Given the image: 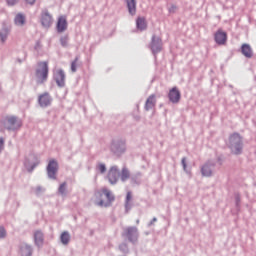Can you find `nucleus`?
Returning <instances> with one entry per match:
<instances>
[{"label": "nucleus", "instance_id": "1", "mask_svg": "<svg viewBox=\"0 0 256 256\" xmlns=\"http://www.w3.org/2000/svg\"><path fill=\"white\" fill-rule=\"evenodd\" d=\"M228 147L234 155H241L243 153V137L241 134L237 132L231 134Z\"/></svg>", "mask_w": 256, "mask_h": 256}, {"label": "nucleus", "instance_id": "2", "mask_svg": "<svg viewBox=\"0 0 256 256\" xmlns=\"http://www.w3.org/2000/svg\"><path fill=\"white\" fill-rule=\"evenodd\" d=\"M38 69L35 71L37 85H43L49 79V62H38Z\"/></svg>", "mask_w": 256, "mask_h": 256}, {"label": "nucleus", "instance_id": "3", "mask_svg": "<svg viewBox=\"0 0 256 256\" xmlns=\"http://www.w3.org/2000/svg\"><path fill=\"white\" fill-rule=\"evenodd\" d=\"M121 237L132 245L139 243V229L136 226H129L124 228Z\"/></svg>", "mask_w": 256, "mask_h": 256}, {"label": "nucleus", "instance_id": "4", "mask_svg": "<svg viewBox=\"0 0 256 256\" xmlns=\"http://www.w3.org/2000/svg\"><path fill=\"white\" fill-rule=\"evenodd\" d=\"M23 127V121L17 116H8L4 123V128L7 131H19Z\"/></svg>", "mask_w": 256, "mask_h": 256}, {"label": "nucleus", "instance_id": "5", "mask_svg": "<svg viewBox=\"0 0 256 256\" xmlns=\"http://www.w3.org/2000/svg\"><path fill=\"white\" fill-rule=\"evenodd\" d=\"M110 151L116 157H121L127 151V144L125 140H113L110 146Z\"/></svg>", "mask_w": 256, "mask_h": 256}, {"label": "nucleus", "instance_id": "6", "mask_svg": "<svg viewBox=\"0 0 256 256\" xmlns=\"http://www.w3.org/2000/svg\"><path fill=\"white\" fill-rule=\"evenodd\" d=\"M46 173L48 179L51 181H56L57 174L59 173V162L56 159L49 160L46 166Z\"/></svg>", "mask_w": 256, "mask_h": 256}, {"label": "nucleus", "instance_id": "7", "mask_svg": "<svg viewBox=\"0 0 256 256\" xmlns=\"http://www.w3.org/2000/svg\"><path fill=\"white\" fill-rule=\"evenodd\" d=\"M149 49L151 50L154 57H157L158 53L163 51V40L157 35H152L151 42L149 44Z\"/></svg>", "mask_w": 256, "mask_h": 256}, {"label": "nucleus", "instance_id": "8", "mask_svg": "<svg viewBox=\"0 0 256 256\" xmlns=\"http://www.w3.org/2000/svg\"><path fill=\"white\" fill-rule=\"evenodd\" d=\"M120 177L121 172L119 171V167L117 165L111 166L106 176L108 183H110V185H117V183H119Z\"/></svg>", "mask_w": 256, "mask_h": 256}, {"label": "nucleus", "instance_id": "9", "mask_svg": "<svg viewBox=\"0 0 256 256\" xmlns=\"http://www.w3.org/2000/svg\"><path fill=\"white\" fill-rule=\"evenodd\" d=\"M215 167H217V162L215 160H208L201 167L202 177H213V171H215Z\"/></svg>", "mask_w": 256, "mask_h": 256}, {"label": "nucleus", "instance_id": "10", "mask_svg": "<svg viewBox=\"0 0 256 256\" xmlns=\"http://www.w3.org/2000/svg\"><path fill=\"white\" fill-rule=\"evenodd\" d=\"M51 103H53V98L51 97V94L49 92H44L43 94H40L38 97V105L42 109H46V107H51Z\"/></svg>", "mask_w": 256, "mask_h": 256}, {"label": "nucleus", "instance_id": "11", "mask_svg": "<svg viewBox=\"0 0 256 256\" xmlns=\"http://www.w3.org/2000/svg\"><path fill=\"white\" fill-rule=\"evenodd\" d=\"M40 23L44 29H49L53 25V16L49 14V10L42 11Z\"/></svg>", "mask_w": 256, "mask_h": 256}, {"label": "nucleus", "instance_id": "12", "mask_svg": "<svg viewBox=\"0 0 256 256\" xmlns=\"http://www.w3.org/2000/svg\"><path fill=\"white\" fill-rule=\"evenodd\" d=\"M31 157L34 160L33 163H31V160H29V158H26L24 161V166L28 173L35 171V168L38 167V165L41 163V160H39V157H37V155L32 154Z\"/></svg>", "mask_w": 256, "mask_h": 256}, {"label": "nucleus", "instance_id": "13", "mask_svg": "<svg viewBox=\"0 0 256 256\" xmlns=\"http://www.w3.org/2000/svg\"><path fill=\"white\" fill-rule=\"evenodd\" d=\"M168 99L170 103L177 105L181 101V91L176 86L169 90Z\"/></svg>", "mask_w": 256, "mask_h": 256}, {"label": "nucleus", "instance_id": "14", "mask_svg": "<svg viewBox=\"0 0 256 256\" xmlns=\"http://www.w3.org/2000/svg\"><path fill=\"white\" fill-rule=\"evenodd\" d=\"M53 79L56 82L57 87L63 89L65 87V71L63 69H58L54 75Z\"/></svg>", "mask_w": 256, "mask_h": 256}, {"label": "nucleus", "instance_id": "15", "mask_svg": "<svg viewBox=\"0 0 256 256\" xmlns=\"http://www.w3.org/2000/svg\"><path fill=\"white\" fill-rule=\"evenodd\" d=\"M34 245L38 249H43V245H45V234H43V231L36 230L34 232Z\"/></svg>", "mask_w": 256, "mask_h": 256}, {"label": "nucleus", "instance_id": "16", "mask_svg": "<svg viewBox=\"0 0 256 256\" xmlns=\"http://www.w3.org/2000/svg\"><path fill=\"white\" fill-rule=\"evenodd\" d=\"M214 41L217 45H225L227 43V32L218 29V31L214 34Z\"/></svg>", "mask_w": 256, "mask_h": 256}, {"label": "nucleus", "instance_id": "17", "mask_svg": "<svg viewBox=\"0 0 256 256\" xmlns=\"http://www.w3.org/2000/svg\"><path fill=\"white\" fill-rule=\"evenodd\" d=\"M239 52L242 53L246 59H253V48H251L250 44L243 43L239 49Z\"/></svg>", "mask_w": 256, "mask_h": 256}, {"label": "nucleus", "instance_id": "18", "mask_svg": "<svg viewBox=\"0 0 256 256\" xmlns=\"http://www.w3.org/2000/svg\"><path fill=\"white\" fill-rule=\"evenodd\" d=\"M67 27H68L67 17L66 16H60L58 18L57 23H56L57 33H64V31H67Z\"/></svg>", "mask_w": 256, "mask_h": 256}, {"label": "nucleus", "instance_id": "19", "mask_svg": "<svg viewBox=\"0 0 256 256\" xmlns=\"http://www.w3.org/2000/svg\"><path fill=\"white\" fill-rule=\"evenodd\" d=\"M105 195V197L108 199L109 203H113L115 201V196L111 194V191L107 188H103L102 191L95 192V197L97 199H101Z\"/></svg>", "mask_w": 256, "mask_h": 256}, {"label": "nucleus", "instance_id": "20", "mask_svg": "<svg viewBox=\"0 0 256 256\" xmlns=\"http://www.w3.org/2000/svg\"><path fill=\"white\" fill-rule=\"evenodd\" d=\"M19 255L21 256H33V246L22 243L19 245Z\"/></svg>", "mask_w": 256, "mask_h": 256}, {"label": "nucleus", "instance_id": "21", "mask_svg": "<svg viewBox=\"0 0 256 256\" xmlns=\"http://www.w3.org/2000/svg\"><path fill=\"white\" fill-rule=\"evenodd\" d=\"M9 33H11V26L7 25V23H2V28L0 29V41L1 43H5L7 41V37H9Z\"/></svg>", "mask_w": 256, "mask_h": 256}, {"label": "nucleus", "instance_id": "22", "mask_svg": "<svg viewBox=\"0 0 256 256\" xmlns=\"http://www.w3.org/2000/svg\"><path fill=\"white\" fill-rule=\"evenodd\" d=\"M143 174L141 172H136L130 176V184L132 187H139L142 183Z\"/></svg>", "mask_w": 256, "mask_h": 256}, {"label": "nucleus", "instance_id": "23", "mask_svg": "<svg viewBox=\"0 0 256 256\" xmlns=\"http://www.w3.org/2000/svg\"><path fill=\"white\" fill-rule=\"evenodd\" d=\"M155 105H157V100L155 94H151L144 105L145 111H151V109H155Z\"/></svg>", "mask_w": 256, "mask_h": 256}, {"label": "nucleus", "instance_id": "24", "mask_svg": "<svg viewBox=\"0 0 256 256\" xmlns=\"http://www.w3.org/2000/svg\"><path fill=\"white\" fill-rule=\"evenodd\" d=\"M127 9L130 15H135L137 13V0H125Z\"/></svg>", "mask_w": 256, "mask_h": 256}, {"label": "nucleus", "instance_id": "25", "mask_svg": "<svg viewBox=\"0 0 256 256\" xmlns=\"http://www.w3.org/2000/svg\"><path fill=\"white\" fill-rule=\"evenodd\" d=\"M15 25H18L19 27H23L25 23H27V18L25 17V14L18 13L14 18Z\"/></svg>", "mask_w": 256, "mask_h": 256}, {"label": "nucleus", "instance_id": "26", "mask_svg": "<svg viewBox=\"0 0 256 256\" xmlns=\"http://www.w3.org/2000/svg\"><path fill=\"white\" fill-rule=\"evenodd\" d=\"M136 27L139 31H145L147 30V21L144 17H138L136 19Z\"/></svg>", "mask_w": 256, "mask_h": 256}, {"label": "nucleus", "instance_id": "27", "mask_svg": "<svg viewBox=\"0 0 256 256\" xmlns=\"http://www.w3.org/2000/svg\"><path fill=\"white\" fill-rule=\"evenodd\" d=\"M128 179H131V172L129 171V169H127V167H123L120 172V180L122 181V183H125V181H127Z\"/></svg>", "mask_w": 256, "mask_h": 256}, {"label": "nucleus", "instance_id": "28", "mask_svg": "<svg viewBox=\"0 0 256 256\" xmlns=\"http://www.w3.org/2000/svg\"><path fill=\"white\" fill-rule=\"evenodd\" d=\"M60 241L62 245H69V242L71 241V234H69L68 231H64L60 235Z\"/></svg>", "mask_w": 256, "mask_h": 256}, {"label": "nucleus", "instance_id": "29", "mask_svg": "<svg viewBox=\"0 0 256 256\" xmlns=\"http://www.w3.org/2000/svg\"><path fill=\"white\" fill-rule=\"evenodd\" d=\"M58 193L62 195V197H65L67 195V182H63L60 184L58 188Z\"/></svg>", "mask_w": 256, "mask_h": 256}, {"label": "nucleus", "instance_id": "30", "mask_svg": "<svg viewBox=\"0 0 256 256\" xmlns=\"http://www.w3.org/2000/svg\"><path fill=\"white\" fill-rule=\"evenodd\" d=\"M61 47H69V35H64L60 38Z\"/></svg>", "mask_w": 256, "mask_h": 256}, {"label": "nucleus", "instance_id": "31", "mask_svg": "<svg viewBox=\"0 0 256 256\" xmlns=\"http://www.w3.org/2000/svg\"><path fill=\"white\" fill-rule=\"evenodd\" d=\"M181 165L183 167V171H185V173L187 175H191V169H188L187 168V158L186 157H183L182 160H181Z\"/></svg>", "mask_w": 256, "mask_h": 256}, {"label": "nucleus", "instance_id": "32", "mask_svg": "<svg viewBox=\"0 0 256 256\" xmlns=\"http://www.w3.org/2000/svg\"><path fill=\"white\" fill-rule=\"evenodd\" d=\"M96 169L101 173H106L107 172V166L104 163H98L96 166Z\"/></svg>", "mask_w": 256, "mask_h": 256}, {"label": "nucleus", "instance_id": "33", "mask_svg": "<svg viewBox=\"0 0 256 256\" xmlns=\"http://www.w3.org/2000/svg\"><path fill=\"white\" fill-rule=\"evenodd\" d=\"M79 61V56H76L74 61L71 63L72 73H77V62Z\"/></svg>", "mask_w": 256, "mask_h": 256}, {"label": "nucleus", "instance_id": "34", "mask_svg": "<svg viewBox=\"0 0 256 256\" xmlns=\"http://www.w3.org/2000/svg\"><path fill=\"white\" fill-rule=\"evenodd\" d=\"M119 249L122 253H129V246L127 245V243L120 244Z\"/></svg>", "mask_w": 256, "mask_h": 256}, {"label": "nucleus", "instance_id": "35", "mask_svg": "<svg viewBox=\"0 0 256 256\" xmlns=\"http://www.w3.org/2000/svg\"><path fill=\"white\" fill-rule=\"evenodd\" d=\"M41 193H45V188H43L42 186H37L35 189V195L39 197Z\"/></svg>", "mask_w": 256, "mask_h": 256}, {"label": "nucleus", "instance_id": "36", "mask_svg": "<svg viewBox=\"0 0 256 256\" xmlns=\"http://www.w3.org/2000/svg\"><path fill=\"white\" fill-rule=\"evenodd\" d=\"M7 237V230H5V227L0 226V239H5Z\"/></svg>", "mask_w": 256, "mask_h": 256}, {"label": "nucleus", "instance_id": "37", "mask_svg": "<svg viewBox=\"0 0 256 256\" xmlns=\"http://www.w3.org/2000/svg\"><path fill=\"white\" fill-rule=\"evenodd\" d=\"M235 203H236V208L239 209L241 205V196L239 194L235 195Z\"/></svg>", "mask_w": 256, "mask_h": 256}, {"label": "nucleus", "instance_id": "38", "mask_svg": "<svg viewBox=\"0 0 256 256\" xmlns=\"http://www.w3.org/2000/svg\"><path fill=\"white\" fill-rule=\"evenodd\" d=\"M131 199H133V194L131 193V191H129L126 194L125 202L131 203Z\"/></svg>", "mask_w": 256, "mask_h": 256}, {"label": "nucleus", "instance_id": "39", "mask_svg": "<svg viewBox=\"0 0 256 256\" xmlns=\"http://www.w3.org/2000/svg\"><path fill=\"white\" fill-rule=\"evenodd\" d=\"M6 3L10 7H13V6L17 5V3H19V0H6Z\"/></svg>", "mask_w": 256, "mask_h": 256}, {"label": "nucleus", "instance_id": "40", "mask_svg": "<svg viewBox=\"0 0 256 256\" xmlns=\"http://www.w3.org/2000/svg\"><path fill=\"white\" fill-rule=\"evenodd\" d=\"M129 211H131V203L125 202V212L129 213Z\"/></svg>", "mask_w": 256, "mask_h": 256}, {"label": "nucleus", "instance_id": "41", "mask_svg": "<svg viewBox=\"0 0 256 256\" xmlns=\"http://www.w3.org/2000/svg\"><path fill=\"white\" fill-rule=\"evenodd\" d=\"M177 11V6L175 4H172L169 8V13H175Z\"/></svg>", "mask_w": 256, "mask_h": 256}, {"label": "nucleus", "instance_id": "42", "mask_svg": "<svg viewBox=\"0 0 256 256\" xmlns=\"http://www.w3.org/2000/svg\"><path fill=\"white\" fill-rule=\"evenodd\" d=\"M34 49H35V51H38L39 49H41V42L40 41H36Z\"/></svg>", "mask_w": 256, "mask_h": 256}, {"label": "nucleus", "instance_id": "43", "mask_svg": "<svg viewBox=\"0 0 256 256\" xmlns=\"http://www.w3.org/2000/svg\"><path fill=\"white\" fill-rule=\"evenodd\" d=\"M154 223H157V217H154V218L148 223V227H152V225H154Z\"/></svg>", "mask_w": 256, "mask_h": 256}, {"label": "nucleus", "instance_id": "44", "mask_svg": "<svg viewBox=\"0 0 256 256\" xmlns=\"http://www.w3.org/2000/svg\"><path fill=\"white\" fill-rule=\"evenodd\" d=\"M4 145H5V140L3 138H0V151H3Z\"/></svg>", "mask_w": 256, "mask_h": 256}, {"label": "nucleus", "instance_id": "45", "mask_svg": "<svg viewBox=\"0 0 256 256\" xmlns=\"http://www.w3.org/2000/svg\"><path fill=\"white\" fill-rule=\"evenodd\" d=\"M100 199V201L98 202V205L100 206V207H107V204H105V201L103 200V199H101V198H99Z\"/></svg>", "mask_w": 256, "mask_h": 256}, {"label": "nucleus", "instance_id": "46", "mask_svg": "<svg viewBox=\"0 0 256 256\" xmlns=\"http://www.w3.org/2000/svg\"><path fill=\"white\" fill-rule=\"evenodd\" d=\"M37 0H25V2L28 4V5H35V2Z\"/></svg>", "mask_w": 256, "mask_h": 256}, {"label": "nucleus", "instance_id": "47", "mask_svg": "<svg viewBox=\"0 0 256 256\" xmlns=\"http://www.w3.org/2000/svg\"><path fill=\"white\" fill-rule=\"evenodd\" d=\"M17 61H18L19 63H23V60H22L21 58H17Z\"/></svg>", "mask_w": 256, "mask_h": 256}, {"label": "nucleus", "instance_id": "48", "mask_svg": "<svg viewBox=\"0 0 256 256\" xmlns=\"http://www.w3.org/2000/svg\"><path fill=\"white\" fill-rule=\"evenodd\" d=\"M27 59V52L24 53V61Z\"/></svg>", "mask_w": 256, "mask_h": 256}, {"label": "nucleus", "instance_id": "49", "mask_svg": "<svg viewBox=\"0 0 256 256\" xmlns=\"http://www.w3.org/2000/svg\"><path fill=\"white\" fill-rule=\"evenodd\" d=\"M139 119H140V117H139V116H137V117H136V120H137V121H139Z\"/></svg>", "mask_w": 256, "mask_h": 256}, {"label": "nucleus", "instance_id": "50", "mask_svg": "<svg viewBox=\"0 0 256 256\" xmlns=\"http://www.w3.org/2000/svg\"><path fill=\"white\" fill-rule=\"evenodd\" d=\"M218 161H221V158H218Z\"/></svg>", "mask_w": 256, "mask_h": 256}, {"label": "nucleus", "instance_id": "51", "mask_svg": "<svg viewBox=\"0 0 256 256\" xmlns=\"http://www.w3.org/2000/svg\"><path fill=\"white\" fill-rule=\"evenodd\" d=\"M136 223H139V220H137Z\"/></svg>", "mask_w": 256, "mask_h": 256}]
</instances>
